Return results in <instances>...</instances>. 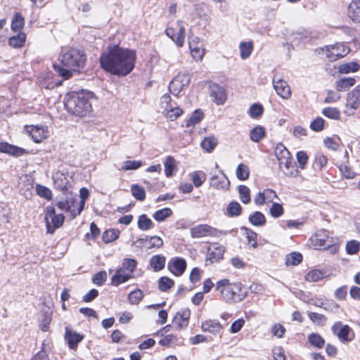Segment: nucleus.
Here are the masks:
<instances>
[{
    "label": "nucleus",
    "mask_w": 360,
    "mask_h": 360,
    "mask_svg": "<svg viewBox=\"0 0 360 360\" xmlns=\"http://www.w3.org/2000/svg\"><path fill=\"white\" fill-rule=\"evenodd\" d=\"M136 58L135 51L114 45L108 46L102 53L99 61L101 67L106 72L126 76L133 70Z\"/></svg>",
    "instance_id": "obj_1"
},
{
    "label": "nucleus",
    "mask_w": 360,
    "mask_h": 360,
    "mask_svg": "<svg viewBox=\"0 0 360 360\" xmlns=\"http://www.w3.org/2000/svg\"><path fill=\"white\" fill-rule=\"evenodd\" d=\"M61 63L53 64V69L63 79H68L72 76V72H80L84 68L86 56L83 51L70 48L61 56Z\"/></svg>",
    "instance_id": "obj_2"
},
{
    "label": "nucleus",
    "mask_w": 360,
    "mask_h": 360,
    "mask_svg": "<svg viewBox=\"0 0 360 360\" xmlns=\"http://www.w3.org/2000/svg\"><path fill=\"white\" fill-rule=\"evenodd\" d=\"M91 97L89 93L84 91L68 93L64 99L65 108L68 112L75 116H86L92 110Z\"/></svg>",
    "instance_id": "obj_3"
},
{
    "label": "nucleus",
    "mask_w": 360,
    "mask_h": 360,
    "mask_svg": "<svg viewBox=\"0 0 360 360\" xmlns=\"http://www.w3.org/2000/svg\"><path fill=\"white\" fill-rule=\"evenodd\" d=\"M216 290L220 292L221 298L226 302H241L247 295V291L242 288L240 283H231L228 279L218 281Z\"/></svg>",
    "instance_id": "obj_4"
},
{
    "label": "nucleus",
    "mask_w": 360,
    "mask_h": 360,
    "mask_svg": "<svg viewBox=\"0 0 360 360\" xmlns=\"http://www.w3.org/2000/svg\"><path fill=\"white\" fill-rule=\"evenodd\" d=\"M274 155L278 161L281 171L288 176L295 175V164L288 150L281 143H278L274 148Z\"/></svg>",
    "instance_id": "obj_5"
},
{
    "label": "nucleus",
    "mask_w": 360,
    "mask_h": 360,
    "mask_svg": "<svg viewBox=\"0 0 360 360\" xmlns=\"http://www.w3.org/2000/svg\"><path fill=\"white\" fill-rule=\"evenodd\" d=\"M233 232L236 233L237 231L234 229L230 231L218 230L207 224H199L191 229V235L193 238L206 236L219 237L221 235H227Z\"/></svg>",
    "instance_id": "obj_6"
},
{
    "label": "nucleus",
    "mask_w": 360,
    "mask_h": 360,
    "mask_svg": "<svg viewBox=\"0 0 360 360\" xmlns=\"http://www.w3.org/2000/svg\"><path fill=\"white\" fill-rule=\"evenodd\" d=\"M65 217L62 214H56L55 208L48 206L45 210L44 221L48 233H53L56 229L63 226Z\"/></svg>",
    "instance_id": "obj_7"
},
{
    "label": "nucleus",
    "mask_w": 360,
    "mask_h": 360,
    "mask_svg": "<svg viewBox=\"0 0 360 360\" xmlns=\"http://www.w3.org/2000/svg\"><path fill=\"white\" fill-rule=\"evenodd\" d=\"M191 79V77L188 73H179L169 84V92L177 96L186 86H188Z\"/></svg>",
    "instance_id": "obj_8"
},
{
    "label": "nucleus",
    "mask_w": 360,
    "mask_h": 360,
    "mask_svg": "<svg viewBox=\"0 0 360 360\" xmlns=\"http://www.w3.org/2000/svg\"><path fill=\"white\" fill-rule=\"evenodd\" d=\"M321 51L326 54V57L329 60L333 61L345 56L349 53V49L342 44H335L321 48Z\"/></svg>",
    "instance_id": "obj_9"
},
{
    "label": "nucleus",
    "mask_w": 360,
    "mask_h": 360,
    "mask_svg": "<svg viewBox=\"0 0 360 360\" xmlns=\"http://www.w3.org/2000/svg\"><path fill=\"white\" fill-rule=\"evenodd\" d=\"M329 232L327 230L321 229L311 236L309 241L315 249H319L322 247L326 248V247H329L332 243V241H329Z\"/></svg>",
    "instance_id": "obj_10"
},
{
    "label": "nucleus",
    "mask_w": 360,
    "mask_h": 360,
    "mask_svg": "<svg viewBox=\"0 0 360 360\" xmlns=\"http://www.w3.org/2000/svg\"><path fill=\"white\" fill-rule=\"evenodd\" d=\"M331 330L342 342L352 341V338L349 337L352 329L348 325H343L342 322L338 321L333 325Z\"/></svg>",
    "instance_id": "obj_11"
},
{
    "label": "nucleus",
    "mask_w": 360,
    "mask_h": 360,
    "mask_svg": "<svg viewBox=\"0 0 360 360\" xmlns=\"http://www.w3.org/2000/svg\"><path fill=\"white\" fill-rule=\"evenodd\" d=\"M272 84L276 94L282 98L287 99L290 96L291 91L289 85L281 77L275 75L272 80Z\"/></svg>",
    "instance_id": "obj_12"
},
{
    "label": "nucleus",
    "mask_w": 360,
    "mask_h": 360,
    "mask_svg": "<svg viewBox=\"0 0 360 360\" xmlns=\"http://www.w3.org/2000/svg\"><path fill=\"white\" fill-rule=\"evenodd\" d=\"M190 316L191 311L188 309L178 311L172 320L173 327L177 330L186 328L188 325Z\"/></svg>",
    "instance_id": "obj_13"
},
{
    "label": "nucleus",
    "mask_w": 360,
    "mask_h": 360,
    "mask_svg": "<svg viewBox=\"0 0 360 360\" xmlns=\"http://www.w3.org/2000/svg\"><path fill=\"white\" fill-rule=\"evenodd\" d=\"M188 44L192 56L195 60H201L204 55L203 44L197 37H189Z\"/></svg>",
    "instance_id": "obj_14"
},
{
    "label": "nucleus",
    "mask_w": 360,
    "mask_h": 360,
    "mask_svg": "<svg viewBox=\"0 0 360 360\" xmlns=\"http://www.w3.org/2000/svg\"><path fill=\"white\" fill-rule=\"evenodd\" d=\"M225 248L217 243L212 244L207 250L206 262H218L223 259Z\"/></svg>",
    "instance_id": "obj_15"
},
{
    "label": "nucleus",
    "mask_w": 360,
    "mask_h": 360,
    "mask_svg": "<svg viewBox=\"0 0 360 360\" xmlns=\"http://www.w3.org/2000/svg\"><path fill=\"white\" fill-rule=\"evenodd\" d=\"M360 106V84L356 86L352 91L349 92L347 98V107L354 114V111Z\"/></svg>",
    "instance_id": "obj_16"
},
{
    "label": "nucleus",
    "mask_w": 360,
    "mask_h": 360,
    "mask_svg": "<svg viewBox=\"0 0 360 360\" xmlns=\"http://www.w3.org/2000/svg\"><path fill=\"white\" fill-rule=\"evenodd\" d=\"M168 269L175 276H181L186 269V261L179 257L172 259L168 263Z\"/></svg>",
    "instance_id": "obj_17"
},
{
    "label": "nucleus",
    "mask_w": 360,
    "mask_h": 360,
    "mask_svg": "<svg viewBox=\"0 0 360 360\" xmlns=\"http://www.w3.org/2000/svg\"><path fill=\"white\" fill-rule=\"evenodd\" d=\"M210 186L217 189L227 190L229 188L230 182L223 172H220L219 174L212 176Z\"/></svg>",
    "instance_id": "obj_18"
},
{
    "label": "nucleus",
    "mask_w": 360,
    "mask_h": 360,
    "mask_svg": "<svg viewBox=\"0 0 360 360\" xmlns=\"http://www.w3.org/2000/svg\"><path fill=\"white\" fill-rule=\"evenodd\" d=\"M210 95L214 98V101L217 105H222L226 100V94L224 89L217 84H212L210 86Z\"/></svg>",
    "instance_id": "obj_19"
},
{
    "label": "nucleus",
    "mask_w": 360,
    "mask_h": 360,
    "mask_svg": "<svg viewBox=\"0 0 360 360\" xmlns=\"http://www.w3.org/2000/svg\"><path fill=\"white\" fill-rule=\"evenodd\" d=\"M84 337L76 331H73L69 327L65 328V340L68 342V347L71 349H75L78 344L82 342Z\"/></svg>",
    "instance_id": "obj_20"
},
{
    "label": "nucleus",
    "mask_w": 360,
    "mask_h": 360,
    "mask_svg": "<svg viewBox=\"0 0 360 360\" xmlns=\"http://www.w3.org/2000/svg\"><path fill=\"white\" fill-rule=\"evenodd\" d=\"M283 34L286 39L297 44L300 42H309L312 39L311 33L304 29H300L297 32L292 33L289 37L286 33H284Z\"/></svg>",
    "instance_id": "obj_21"
},
{
    "label": "nucleus",
    "mask_w": 360,
    "mask_h": 360,
    "mask_svg": "<svg viewBox=\"0 0 360 360\" xmlns=\"http://www.w3.org/2000/svg\"><path fill=\"white\" fill-rule=\"evenodd\" d=\"M133 278V276L127 273L123 268L116 269L115 274L111 277L110 284L113 286H118Z\"/></svg>",
    "instance_id": "obj_22"
},
{
    "label": "nucleus",
    "mask_w": 360,
    "mask_h": 360,
    "mask_svg": "<svg viewBox=\"0 0 360 360\" xmlns=\"http://www.w3.org/2000/svg\"><path fill=\"white\" fill-rule=\"evenodd\" d=\"M347 15L354 23H360V0H352L347 8Z\"/></svg>",
    "instance_id": "obj_23"
},
{
    "label": "nucleus",
    "mask_w": 360,
    "mask_h": 360,
    "mask_svg": "<svg viewBox=\"0 0 360 360\" xmlns=\"http://www.w3.org/2000/svg\"><path fill=\"white\" fill-rule=\"evenodd\" d=\"M0 153H7L15 157H20L25 153V150L7 142H0Z\"/></svg>",
    "instance_id": "obj_24"
},
{
    "label": "nucleus",
    "mask_w": 360,
    "mask_h": 360,
    "mask_svg": "<svg viewBox=\"0 0 360 360\" xmlns=\"http://www.w3.org/2000/svg\"><path fill=\"white\" fill-rule=\"evenodd\" d=\"M223 326L216 320H207L201 323V329L205 333H210L214 335L219 334Z\"/></svg>",
    "instance_id": "obj_25"
},
{
    "label": "nucleus",
    "mask_w": 360,
    "mask_h": 360,
    "mask_svg": "<svg viewBox=\"0 0 360 360\" xmlns=\"http://www.w3.org/2000/svg\"><path fill=\"white\" fill-rule=\"evenodd\" d=\"M138 242H140L142 244H145V245L148 248H159L163 245V240L159 236H151L150 238H140L137 240Z\"/></svg>",
    "instance_id": "obj_26"
},
{
    "label": "nucleus",
    "mask_w": 360,
    "mask_h": 360,
    "mask_svg": "<svg viewBox=\"0 0 360 360\" xmlns=\"http://www.w3.org/2000/svg\"><path fill=\"white\" fill-rule=\"evenodd\" d=\"M165 262L166 257L160 255H154L150 259V264L154 271H159L163 269Z\"/></svg>",
    "instance_id": "obj_27"
},
{
    "label": "nucleus",
    "mask_w": 360,
    "mask_h": 360,
    "mask_svg": "<svg viewBox=\"0 0 360 360\" xmlns=\"http://www.w3.org/2000/svg\"><path fill=\"white\" fill-rule=\"evenodd\" d=\"M242 213V207L239 202L232 201L229 202L226 209V214L229 217H238Z\"/></svg>",
    "instance_id": "obj_28"
},
{
    "label": "nucleus",
    "mask_w": 360,
    "mask_h": 360,
    "mask_svg": "<svg viewBox=\"0 0 360 360\" xmlns=\"http://www.w3.org/2000/svg\"><path fill=\"white\" fill-rule=\"evenodd\" d=\"M137 226L140 230L145 231L153 229L154 224L146 214H143L139 217Z\"/></svg>",
    "instance_id": "obj_29"
},
{
    "label": "nucleus",
    "mask_w": 360,
    "mask_h": 360,
    "mask_svg": "<svg viewBox=\"0 0 360 360\" xmlns=\"http://www.w3.org/2000/svg\"><path fill=\"white\" fill-rule=\"evenodd\" d=\"M26 41V34L20 32L15 36H13L8 39V44L15 49L21 48L24 46Z\"/></svg>",
    "instance_id": "obj_30"
},
{
    "label": "nucleus",
    "mask_w": 360,
    "mask_h": 360,
    "mask_svg": "<svg viewBox=\"0 0 360 360\" xmlns=\"http://www.w3.org/2000/svg\"><path fill=\"white\" fill-rule=\"evenodd\" d=\"M218 143L217 139L214 136L205 137L201 142L202 148L208 152H212Z\"/></svg>",
    "instance_id": "obj_31"
},
{
    "label": "nucleus",
    "mask_w": 360,
    "mask_h": 360,
    "mask_svg": "<svg viewBox=\"0 0 360 360\" xmlns=\"http://www.w3.org/2000/svg\"><path fill=\"white\" fill-rule=\"evenodd\" d=\"M32 139L35 143H40L43 139L46 138V131L43 127L38 126L32 127L31 131H30Z\"/></svg>",
    "instance_id": "obj_32"
},
{
    "label": "nucleus",
    "mask_w": 360,
    "mask_h": 360,
    "mask_svg": "<svg viewBox=\"0 0 360 360\" xmlns=\"http://www.w3.org/2000/svg\"><path fill=\"white\" fill-rule=\"evenodd\" d=\"M248 220L253 226H263L266 223V217L259 211H256L250 214L248 217Z\"/></svg>",
    "instance_id": "obj_33"
},
{
    "label": "nucleus",
    "mask_w": 360,
    "mask_h": 360,
    "mask_svg": "<svg viewBox=\"0 0 360 360\" xmlns=\"http://www.w3.org/2000/svg\"><path fill=\"white\" fill-rule=\"evenodd\" d=\"M203 115V112L201 110H195L192 113L190 118L186 121L185 127H190L191 126H195V124H198L202 120Z\"/></svg>",
    "instance_id": "obj_34"
},
{
    "label": "nucleus",
    "mask_w": 360,
    "mask_h": 360,
    "mask_svg": "<svg viewBox=\"0 0 360 360\" xmlns=\"http://www.w3.org/2000/svg\"><path fill=\"white\" fill-rule=\"evenodd\" d=\"M356 79L354 77H345L337 82V90L339 91H345L349 87L354 86Z\"/></svg>",
    "instance_id": "obj_35"
},
{
    "label": "nucleus",
    "mask_w": 360,
    "mask_h": 360,
    "mask_svg": "<svg viewBox=\"0 0 360 360\" xmlns=\"http://www.w3.org/2000/svg\"><path fill=\"white\" fill-rule=\"evenodd\" d=\"M240 55L242 59H247L253 50V44L251 41L241 42L239 46Z\"/></svg>",
    "instance_id": "obj_36"
},
{
    "label": "nucleus",
    "mask_w": 360,
    "mask_h": 360,
    "mask_svg": "<svg viewBox=\"0 0 360 360\" xmlns=\"http://www.w3.org/2000/svg\"><path fill=\"white\" fill-rule=\"evenodd\" d=\"M120 231L118 229H110L103 232L102 238L105 243L112 242L120 236Z\"/></svg>",
    "instance_id": "obj_37"
},
{
    "label": "nucleus",
    "mask_w": 360,
    "mask_h": 360,
    "mask_svg": "<svg viewBox=\"0 0 360 360\" xmlns=\"http://www.w3.org/2000/svg\"><path fill=\"white\" fill-rule=\"evenodd\" d=\"M328 159L321 153H317L315 155V159L313 162V168L315 171H321L324 166L327 164Z\"/></svg>",
    "instance_id": "obj_38"
},
{
    "label": "nucleus",
    "mask_w": 360,
    "mask_h": 360,
    "mask_svg": "<svg viewBox=\"0 0 360 360\" xmlns=\"http://www.w3.org/2000/svg\"><path fill=\"white\" fill-rule=\"evenodd\" d=\"M359 69V65L354 61L342 64L339 66V72L342 74H348L356 72Z\"/></svg>",
    "instance_id": "obj_39"
},
{
    "label": "nucleus",
    "mask_w": 360,
    "mask_h": 360,
    "mask_svg": "<svg viewBox=\"0 0 360 360\" xmlns=\"http://www.w3.org/2000/svg\"><path fill=\"white\" fill-rule=\"evenodd\" d=\"M25 25V19L20 13H16L11 22V30L15 32L21 30Z\"/></svg>",
    "instance_id": "obj_40"
},
{
    "label": "nucleus",
    "mask_w": 360,
    "mask_h": 360,
    "mask_svg": "<svg viewBox=\"0 0 360 360\" xmlns=\"http://www.w3.org/2000/svg\"><path fill=\"white\" fill-rule=\"evenodd\" d=\"M238 191L241 202L244 204H248L251 200L250 188L245 185H240Z\"/></svg>",
    "instance_id": "obj_41"
},
{
    "label": "nucleus",
    "mask_w": 360,
    "mask_h": 360,
    "mask_svg": "<svg viewBox=\"0 0 360 360\" xmlns=\"http://www.w3.org/2000/svg\"><path fill=\"white\" fill-rule=\"evenodd\" d=\"M265 135V129L262 126L253 128L250 132V138L254 142H259Z\"/></svg>",
    "instance_id": "obj_42"
},
{
    "label": "nucleus",
    "mask_w": 360,
    "mask_h": 360,
    "mask_svg": "<svg viewBox=\"0 0 360 360\" xmlns=\"http://www.w3.org/2000/svg\"><path fill=\"white\" fill-rule=\"evenodd\" d=\"M302 260V254L293 252L286 256L285 264L287 266H296L298 265Z\"/></svg>",
    "instance_id": "obj_43"
},
{
    "label": "nucleus",
    "mask_w": 360,
    "mask_h": 360,
    "mask_svg": "<svg viewBox=\"0 0 360 360\" xmlns=\"http://www.w3.org/2000/svg\"><path fill=\"white\" fill-rule=\"evenodd\" d=\"M172 214V211L169 207H165L159 210H157L153 214V217L158 221H163L167 218L169 217Z\"/></svg>",
    "instance_id": "obj_44"
},
{
    "label": "nucleus",
    "mask_w": 360,
    "mask_h": 360,
    "mask_svg": "<svg viewBox=\"0 0 360 360\" xmlns=\"http://www.w3.org/2000/svg\"><path fill=\"white\" fill-rule=\"evenodd\" d=\"M263 112L264 108L260 103H254L250 107L248 115L252 119H259L262 115Z\"/></svg>",
    "instance_id": "obj_45"
},
{
    "label": "nucleus",
    "mask_w": 360,
    "mask_h": 360,
    "mask_svg": "<svg viewBox=\"0 0 360 360\" xmlns=\"http://www.w3.org/2000/svg\"><path fill=\"white\" fill-rule=\"evenodd\" d=\"M308 340L312 346L319 349H321L325 345L324 339L318 333L309 335Z\"/></svg>",
    "instance_id": "obj_46"
},
{
    "label": "nucleus",
    "mask_w": 360,
    "mask_h": 360,
    "mask_svg": "<svg viewBox=\"0 0 360 360\" xmlns=\"http://www.w3.org/2000/svg\"><path fill=\"white\" fill-rule=\"evenodd\" d=\"M79 193H80V198H81V200L79 202V205L77 209V213H73V212H72V217H75L77 215H79L84 210V205H85V200L89 196V191L86 188H82L79 191Z\"/></svg>",
    "instance_id": "obj_47"
},
{
    "label": "nucleus",
    "mask_w": 360,
    "mask_h": 360,
    "mask_svg": "<svg viewBox=\"0 0 360 360\" xmlns=\"http://www.w3.org/2000/svg\"><path fill=\"white\" fill-rule=\"evenodd\" d=\"M249 167L245 164L238 165L236 169V176L240 181H245L249 178Z\"/></svg>",
    "instance_id": "obj_48"
},
{
    "label": "nucleus",
    "mask_w": 360,
    "mask_h": 360,
    "mask_svg": "<svg viewBox=\"0 0 360 360\" xmlns=\"http://www.w3.org/2000/svg\"><path fill=\"white\" fill-rule=\"evenodd\" d=\"M324 277V272L319 269H313L305 276V280L309 282H317Z\"/></svg>",
    "instance_id": "obj_49"
},
{
    "label": "nucleus",
    "mask_w": 360,
    "mask_h": 360,
    "mask_svg": "<svg viewBox=\"0 0 360 360\" xmlns=\"http://www.w3.org/2000/svg\"><path fill=\"white\" fill-rule=\"evenodd\" d=\"M174 285V281L167 276H162L159 279L158 288L162 292L167 291L172 288Z\"/></svg>",
    "instance_id": "obj_50"
},
{
    "label": "nucleus",
    "mask_w": 360,
    "mask_h": 360,
    "mask_svg": "<svg viewBox=\"0 0 360 360\" xmlns=\"http://www.w3.org/2000/svg\"><path fill=\"white\" fill-rule=\"evenodd\" d=\"M165 172L167 177L172 176L173 171L176 167V161L172 156H167L165 162Z\"/></svg>",
    "instance_id": "obj_51"
},
{
    "label": "nucleus",
    "mask_w": 360,
    "mask_h": 360,
    "mask_svg": "<svg viewBox=\"0 0 360 360\" xmlns=\"http://www.w3.org/2000/svg\"><path fill=\"white\" fill-rule=\"evenodd\" d=\"M240 230L244 232V234L246 236L248 243L253 248H256L257 245V233L245 226L240 227Z\"/></svg>",
    "instance_id": "obj_52"
},
{
    "label": "nucleus",
    "mask_w": 360,
    "mask_h": 360,
    "mask_svg": "<svg viewBox=\"0 0 360 360\" xmlns=\"http://www.w3.org/2000/svg\"><path fill=\"white\" fill-rule=\"evenodd\" d=\"M131 191L132 195L139 201H143L146 198L144 188L138 184H133L131 187Z\"/></svg>",
    "instance_id": "obj_53"
},
{
    "label": "nucleus",
    "mask_w": 360,
    "mask_h": 360,
    "mask_svg": "<svg viewBox=\"0 0 360 360\" xmlns=\"http://www.w3.org/2000/svg\"><path fill=\"white\" fill-rule=\"evenodd\" d=\"M322 114L325 117L335 120H338L340 117V112L336 108H325L322 110Z\"/></svg>",
    "instance_id": "obj_54"
},
{
    "label": "nucleus",
    "mask_w": 360,
    "mask_h": 360,
    "mask_svg": "<svg viewBox=\"0 0 360 360\" xmlns=\"http://www.w3.org/2000/svg\"><path fill=\"white\" fill-rule=\"evenodd\" d=\"M35 189L37 195H39L40 197L44 198L48 200H51L52 192L46 186H42L41 184H37Z\"/></svg>",
    "instance_id": "obj_55"
},
{
    "label": "nucleus",
    "mask_w": 360,
    "mask_h": 360,
    "mask_svg": "<svg viewBox=\"0 0 360 360\" xmlns=\"http://www.w3.org/2000/svg\"><path fill=\"white\" fill-rule=\"evenodd\" d=\"M136 266L137 262L136 259L131 258H126L123 259L122 266L121 268H123L124 271H128L129 274H131L136 269Z\"/></svg>",
    "instance_id": "obj_56"
},
{
    "label": "nucleus",
    "mask_w": 360,
    "mask_h": 360,
    "mask_svg": "<svg viewBox=\"0 0 360 360\" xmlns=\"http://www.w3.org/2000/svg\"><path fill=\"white\" fill-rule=\"evenodd\" d=\"M206 180V175L202 171L194 172L192 174V181L195 187L201 186Z\"/></svg>",
    "instance_id": "obj_57"
},
{
    "label": "nucleus",
    "mask_w": 360,
    "mask_h": 360,
    "mask_svg": "<svg viewBox=\"0 0 360 360\" xmlns=\"http://www.w3.org/2000/svg\"><path fill=\"white\" fill-rule=\"evenodd\" d=\"M143 297L142 290L136 289L131 292L128 295V300L131 304H138Z\"/></svg>",
    "instance_id": "obj_58"
},
{
    "label": "nucleus",
    "mask_w": 360,
    "mask_h": 360,
    "mask_svg": "<svg viewBox=\"0 0 360 360\" xmlns=\"http://www.w3.org/2000/svg\"><path fill=\"white\" fill-rule=\"evenodd\" d=\"M307 315L310 320L316 325H323L327 321V318L324 315L319 313L309 311Z\"/></svg>",
    "instance_id": "obj_59"
},
{
    "label": "nucleus",
    "mask_w": 360,
    "mask_h": 360,
    "mask_svg": "<svg viewBox=\"0 0 360 360\" xmlns=\"http://www.w3.org/2000/svg\"><path fill=\"white\" fill-rule=\"evenodd\" d=\"M75 200L73 199H71L70 200H61L58 201L56 203V205L59 209L64 211H70L71 213L73 212V213H77L75 210H72V207L74 205Z\"/></svg>",
    "instance_id": "obj_60"
},
{
    "label": "nucleus",
    "mask_w": 360,
    "mask_h": 360,
    "mask_svg": "<svg viewBox=\"0 0 360 360\" xmlns=\"http://www.w3.org/2000/svg\"><path fill=\"white\" fill-rule=\"evenodd\" d=\"M345 248L347 254H356L360 250V243L355 240H352L347 243Z\"/></svg>",
    "instance_id": "obj_61"
},
{
    "label": "nucleus",
    "mask_w": 360,
    "mask_h": 360,
    "mask_svg": "<svg viewBox=\"0 0 360 360\" xmlns=\"http://www.w3.org/2000/svg\"><path fill=\"white\" fill-rule=\"evenodd\" d=\"M142 165L140 160H127L124 161L122 166V170H134L139 169Z\"/></svg>",
    "instance_id": "obj_62"
},
{
    "label": "nucleus",
    "mask_w": 360,
    "mask_h": 360,
    "mask_svg": "<svg viewBox=\"0 0 360 360\" xmlns=\"http://www.w3.org/2000/svg\"><path fill=\"white\" fill-rule=\"evenodd\" d=\"M324 124L325 120L322 117H318L311 122L310 128L314 131H321L324 128Z\"/></svg>",
    "instance_id": "obj_63"
},
{
    "label": "nucleus",
    "mask_w": 360,
    "mask_h": 360,
    "mask_svg": "<svg viewBox=\"0 0 360 360\" xmlns=\"http://www.w3.org/2000/svg\"><path fill=\"white\" fill-rule=\"evenodd\" d=\"M183 113V110L179 107L169 106L167 110V117L171 120H174Z\"/></svg>",
    "instance_id": "obj_64"
}]
</instances>
